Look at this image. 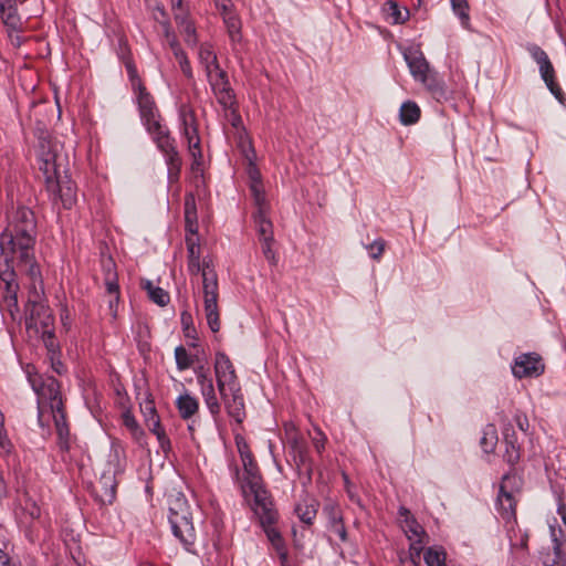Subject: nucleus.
Wrapping results in <instances>:
<instances>
[{
	"label": "nucleus",
	"mask_w": 566,
	"mask_h": 566,
	"mask_svg": "<svg viewBox=\"0 0 566 566\" xmlns=\"http://www.w3.org/2000/svg\"><path fill=\"white\" fill-rule=\"evenodd\" d=\"M331 531L339 536V538L345 542L347 539V532L344 525V522H337L336 524L331 526Z\"/></svg>",
	"instance_id": "nucleus-59"
},
{
	"label": "nucleus",
	"mask_w": 566,
	"mask_h": 566,
	"mask_svg": "<svg viewBox=\"0 0 566 566\" xmlns=\"http://www.w3.org/2000/svg\"><path fill=\"white\" fill-rule=\"evenodd\" d=\"M507 537L513 553H518L527 548L528 535L516 524V521L505 524Z\"/></svg>",
	"instance_id": "nucleus-21"
},
{
	"label": "nucleus",
	"mask_w": 566,
	"mask_h": 566,
	"mask_svg": "<svg viewBox=\"0 0 566 566\" xmlns=\"http://www.w3.org/2000/svg\"><path fill=\"white\" fill-rule=\"evenodd\" d=\"M199 61L203 65L206 73H211V70L216 71L219 67L218 59L211 46L202 44L199 49Z\"/></svg>",
	"instance_id": "nucleus-34"
},
{
	"label": "nucleus",
	"mask_w": 566,
	"mask_h": 566,
	"mask_svg": "<svg viewBox=\"0 0 566 566\" xmlns=\"http://www.w3.org/2000/svg\"><path fill=\"white\" fill-rule=\"evenodd\" d=\"M142 412L144 413L145 421L147 426H151L150 420H156L157 415L155 403L153 400H146L143 405H140Z\"/></svg>",
	"instance_id": "nucleus-52"
},
{
	"label": "nucleus",
	"mask_w": 566,
	"mask_h": 566,
	"mask_svg": "<svg viewBox=\"0 0 566 566\" xmlns=\"http://www.w3.org/2000/svg\"><path fill=\"white\" fill-rule=\"evenodd\" d=\"M421 111L419 106L411 101L402 103L399 111V118L403 125H413L420 118Z\"/></svg>",
	"instance_id": "nucleus-30"
},
{
	"label": "nucleus",
	"mask_w": 566,
	"mask_h": 566,
	"mask_svg": "<svg viewBox=\"0 0 566 566\" xmlns=\"http://www.w3.org/2000/svg\"><path fill=\"white\" fill-rule=\"evenodd\" d=\"M510 481H511L510 476L505 475L500 485V492H499L497 500H496L497 512H499L500 516L505 521V524L516 521L515 520L516 501H515L514 494L512 492L507 491Z\"/></svg>",
	"instance_id": "nucleus-16"
},
{
	"label": "nucleus",
	"mask_w": 566,
	"mask_h": 566,
	"mask_svg": "<svg viewBox=\"0 0 566 566\" xmlns=\"http://www.w3.org/2000/svg\"><path fill=\"white\" fill-rule=\"evenodd\" d=\"M269 209H259L254 213V223L259 234V240H270L273 239V226L270 219L268 218Z\"/></svg>",
	"instance_id": "nucleus-27"
},
{
	"label": "nucleus",
	"mask_w": 566,
	"mask_h": 566,
	"mask_svg": "<svg viewBox=\"0 0 566 566\" xmlns=\"http://www.w3.org/2000/svg\"><path fill=\"white\" fill-rule=\"evenodd\" d=\"M262 247V253L270 264L275 265L277 263L276 253L273 249L274 238L270 240H260Z\"/></svg>",
	"instance_id": "nucleus-51"
},
{
	"label": "nucleus",
	"mask_w": 566,
	"mask_h": 566,
	"mask_svg": "<svg viewBox=\"0 0 566 566\" xmlns=\"http://www.w3.org/2000/svg\"><path fill=\"white\" fill-rule=\"evenodd\" d=\"M35 241L34 213L29 208L20 207L0 235V280L4 284L0 308L7 311L12 319L19 311L15 268L30 280L29 297L40 298L43 294L41 271L34 261Z\"/></svg>",
	"instance_id": "nucleus-2"
},
{
	"label": "nucleus",
	"mask_w": 566,
	"mask_h": 566,
	"mask_svg": "<svg viewBox=\"0 0 566 566\" xmlns=\"http://www.w3.org/2000/svg\"><path fill=\"white\" fill-rule=\"evenodd\" d=\"M402 56L409 67L410 74L416 81H419L432 71L419 46H408L403 49Z\"/></svg>",
	"instance_id": "nucleus-15"
},
{
	"label": "nucleus",
	"mask_w": 566,
	"mask_h": 566,
	"mask_svg": "<svg viewBox=\"0 0 566 566\" xmlns=\"http://www.w3.org/2000/svg\"><path fill=\"white\" fill-rule=\"evenodd\" d=\"M60 146L51 140L41 139L38 148L39 169L42 171L45 185H53V178L65 174V158ZM56 186V182L54 184Z\"/></svg>",
	"instance_id": "nucleus-9"
},
{
	"label": "nucleus",
	"mask_w": 566,
	"mask_h": 566,
	"mask_svg": "<svg viewBox=\"0 0 566 566\" xmlns=\"http://www.w3.org/2000/svg\"><path fill=\"white\" fill-rule=\"evenodd\" d=\"M134 93L136 95L143 124L160 117L156 103L150 93L147 92L146 87L135 91Z\"/></svg>",
	"instance_id": "nucleus-19"
},
{
	"label": "nucleus",
	"mask_w": 566,
	"mask_h": 566,
	"mask_svg": "<svg viewBox=\"0 0 566 566\" xmlns=\"http://www.w3.org/2000/svg\"><path fill=\"white\" fill-rule=\"evenodd\" d=\"M105 273V287L108 296L119 294V285L117 282V273L115 271V264L112 260L104 264Z\"/></svg>",
	"instance_id": "nucleus-32"
},
{
	"label": "nucleus",
	"mask_w": 566,
	"mask_h": 566,
	"mask_svg": "<svg viewBox=\"0 0 566 566\" xmlns=\"http://www.w3.org/2000/svg\"><path fill=\"white\" fill-rule=\"evenodd\" d=\"M188 271L191 275L201 274L205 314L209 328L217 333L220 329L218 308V276L211 260L200 261V247L193 238H187Z\"/></svg>",
	"instance_id": "nucleus-3"
},
{
	"label": "nucleus",
	"mask_w": 566,
	"mask_h": 566,
	"mask_svg": "<svg viewBox=\"0 0 566 566\" xmlns=\"http://www.w3.org/2000/svg\"><path fill=\"white\" fill-rule=\"evenodd\" d=\"M274 520H276V517ZM260 521H261V524L264 526L266 536H268L269 541L271 542V544L273 545V547L275 548L276 553L281 554L282 552H286V547L284 545L281 534L277 532V530L272 527V524L275 521H273L271 523H266V522L263 523V521L261 518H260Z\"/></svg>",
	"instance_id": "nucleus-39"
},
{
	"label": "nucleus",
	"mask_w": 566,
	"mask_h": 566,
	"mask_svg": "<svg viewBox=\"0 0 566 566\" xmlns=\"http://www.w3.org/2000/svg\"><path fill=\"white\" fill-rule=\"evenodd\" d=\"M119 301V294L117 295H111L108 300V310L109 314L113 318H116L117 315V305Z\"/></svg>",
	"instance_id": "nucleus-61"
},
{
	"label": "nucleus",
	"mask_w": 566,
	"mask_h": 566,
	"mask_svg": "<svg viewBox=\"0 0 566 566\" xmlns=\"http://www.w3.org/2000/svg\"><path fill=\"white\" fill-rule=\"evenodd\" d=\"M557 514L560 517L562 525L558 524L556 518L548 524L554 557L546 558L544 560L545 566H566V483L557 499Z\"/></svg>",
	"instance_id": "nucleus-8"
},
{
	"label": "nucleus",
	"mask_w": 566,
	"mask_h": 566,
	"mask_svg": "<svg viewBox=\"0 0 566 566\" xmlns=\"http://www.w3.org/2000/svg\"><path fill=\"white\" fill-rule=\"evenodd\" d=\"M399 521L403 533L410 542V557L413 560L415 555L417 558H420L423 546L429 542V535L406 507L399 509Z\"/></svg>",
	"instance_id": "nucleus-11"
},
{
	"label": "nucleus",
	"mask_w": 566,
	"mask_h": 566,
	"mask_svg": "<svg viewBox=\"0 0 566 566\" xmlns=\"http://www.w3.org/2000/svg\"><path fill=\"white\" fill-rule=\"evenodd\" d=\"M180 117L184 128L190 126V124H196L195 114L185 105L180 108Z\"/></svg>",
	"instance_id": "nucleus-55"
},
{
	"label": "nucleus",
	"mask_w": 566,
	"mask_h": 566,
	"mask_svg": "<svg viewBox=\"0 0 566 566\" xmlns=\"http://www.w3.org/2000/svg\"><path fill=\"white\" fill-rule=\"evenodd\" d=\"M146 290L150 300L159 306H165L169 303V294L161 287L154 286L150 282H147Z\"/></svg>",
	"instance_id": "nucleus-42"
},
{
	"label": "nucleus",
	"mask_w": 566,
	"mask_h": 566,
	"mask_svg": "<svg viewBox=\"0 0 566 566\" xmlns=\"http://www.w3.org/2000/svg\"><path fill=\"white\" fill-rule=\"evenodd\" d=\"M503 436L506 444L504 459L510 465H514L518 462L521 452L517 438L510 424L504 428Z\"/></svg>",
	"instance_id": "nucleus-22"
},
{
	"label": "nucleus",
	"mask_w": 566,
	"mask_h": 566,
	"mask_svg": "<svg viewBox=\"0 0 566 566\" xmlns=\"http://www.w3.org/2000/svg\"><path fill=\"white\" fill-rule=\"evenodd\" d=\"M125 67H126V71H127V74H128V77H129V81L132 83V86H133V91H138V90H142L144 88V84L137 73V69L134 64V62L132 61L130 57H126L125 61Z\"/></svg>",
	"instance_id": "nucleus-46"
},
{
	"label": "nucleus",
	"mask_w": 566,
	"mask_h": 566,
	"mask_svg": "<svg viewBox=\"0 0 566 566\" xmlns=\"http://www.w3.org/2000/svg\"><path fill=\"white\" fill-rule=\"evenodd\" d=\"M25 514H28L31 520H36L41 515V510L35 503H28Z\"/></svg>",
	"instance_id": "nucleus-60"
},
{
	"label": "nucleus",
	"mask_w": 566,
	"mask_h": 566,
	"mask_svg": "<svg viewBox=\"0 0 566 566\" xmlns=\"http://www.w3.org/2000/svg\"><path fill=\"white\" fill-rule=\"evenodd\" d=\"M223 23L227 29V33L232 46V50L238 53L243 48V36H242V22L239 15L234 11V7L232 9H228L227 11L220 12Z\"/></svg>",
	"instance_id": "nucleus-17"
},
{
	"label": "nucleus",
	"mask_w": 566,
	"mask_h": 566,
	"mask_svg": "<svg viewBox=\"0 0 566 566\" xmlns=\"http://www.w3.org/2000/svg\"><path fill=\"white\" fill-rule=\"evenodd\" d=\"M213 367L218 391L227 413L241 423L245 417L244 399L234 366L227 354L218 352Z\"/></svg>",
	"instance_id": "nucleus-4"
},
{
	"label": "nucleus",
	"mask_w": 566,
	"mask_h": 566,
	"mask_svg": "<svg viewBox=\"0 0 566 566\" xmlns=\"http://www.w3.org/2000/svg\"><path fill=\"white\" fill-rule=\"evenodd\" d=\"M197 207H196V198L193 193H187L185 197V222L186 230L191 234L197 233Z\"/></svg>",
	"instance_id": "nucleus-28"
},
{
	"label": "nucleus",
	"mask_w": 566,
	"mask_h": 566,
	"mask_svg": "<svg viewBox=\"0 0 566 566\" xmlns=\"http://www.w3.org/2000/svg\"><path fill=\"white\" fill-rule=\"evenodd\" d=\"M384 10L387 18L390 19L392 23H403L409 15V11L407 9H400L394 1L386 2Z\"/></svg>",
	"instance_id": "nucleus-40"
},
{
	"label": "nucleus",
	"mask_w": 566,
	"mask_h": 566,
	"mask_svg": "<svg viewBox=\"0 0 566 566\" xmlns=\"http://www.w3.org/2000/svg\"><path fill=\"white\" fill-rule=\"evenodd\" d=\"M316 506L314 501H303L296 505L295 512L303 523L311 525L317 513Z\"/></svg>",
	"instance_id": "nucleus-37"
},
{
	"label": "nucleus",
	"mask_w": 566,
	"mask_h": 566,
	"mask_svg": "<svg viewBox=\"0 0 566 566\" xmlns=\"http://www.w3.org/2000/svg\"><path fill=\"white\" fill-rule=\"evenodd\" d=\"M169 512V523L174 535L187 551H191L196 541V532L186 503L177 500L175 506H170Z\"/></svg>",
	"instance_id": "nucleus-10"
},
{
	"label": "nucleus",
	"mask_w": 566,
	"mask_h": 566,
	"mask_svg": "<svg viewBox=\"0 0 566 566\" xmlns=\"http://www.w3.org/2000/svg\"><path fill=\"white\" fill-rule=\"evenodd\" d=\"M195 374L198 385H202L212 380L208 369L205 368V366H198L197 368H195Z\"/></svg>",
	"instance_id": "nucleus-56"
},
{
	"label": "nucleus",
	"mask_w": 566,
	"mask_h": 566,
	"mask_svg": "<svg viewBox=\"0 0 566 566\" xmlns=\"http://www.w3.org/2000/svg\"><path fill=\"white\" fill-rule=\"evenodd\" d=\"M203 401H205L206 407L208 408L209 412L213 417L214 421L217 422L218 418L220 416V412H221V405H220V402L218 400V397L217 396H213V397L210 396V397L203 398Z\"/></svg>",
	"instance_id": "nucleus-54"
},
{
	"label": "nucleus",
	"mask_w": 566,
	"mask_h": 566,
	"mask_svg": "<svg viewBox=\"0 0 566 566\" xmlns=\"http://www.w3.org/2000/svg\"><path fill=\"white\" fill-rule=\"evenodd\" d=\"M544 371V364L539 355L534 353L522 354L515 358L512 373L516 378L538 377Z\"/></svg>",
	"instance_id": "nucleus-14"
},
{
	"label": "nucleus",
	"mask_w": 566,
	"mask_h": 566,
	"mask_svg": "<svg viewBox=\"0 0 566 566\" xmlns=\"http://www.w3.org/2000/svg\"><path fill=\"white\" fill-rule=\"evenodd\" d=\"M231 106H233V104ZM224 109L230 112L229 115H230L231 125L235 128L241 126L242 119H241V116L237 113V111L233 107H228Z\"/></svg>",
	"instance_id": "nucleus-63"
},
{
	"label": "nucleus",
	"mask_w": 566,
	"mask_h": 566,
	"mask_svg": "<svg viewBox=\"0 0 566 566\" xmlns=\"http://www.w3.org/2000/svg\"><path fill=\"white\" fill-rule=\"evenodd\" d=\"M27 313L25 326L29 334L40 337L50 350H54V317L50 307L41 301V297H29Z\"/></svg>",
	"instance_id": "nucleus-6"
},
{
	"label": "nucleus",
	"mask_w": 566,
	"mask_h": 566,
	"mask_svg": "<svg viewBox=\"0 0 566 566\" xmlns=\"http://www.w3.org/2000/svg\"><path fill=\"white\" fill-rule=\"evenodd\" d=\"M176 407L180 417L184 420H188L198 412L199 400L186 391L176 399Z\"/></svg>",
	"instance_id": "nucleus-24"
},
{
	"label": "nucleus",
	"mask_w": 566,
	"mask_h": 566,
	"mask_svg": "<svg viewBox=\"0 0 566 566\" xmlns=\"http://www.w3.org/2000/svg\"><path fill=\"white\" fill-rule=\"evenodd\" d=\"M175 358L177 368L179 370L188 369L193 364V357L188 354L187 349L184 346L176 347Z\"/></svg>",
	"instance_id": "nucleus-45"
},
{
	"label": "nucleus",
	"mask_w": 566,
	"mask_h": 566,
	"mask_svg": "<svg viewBox=\"0 0 566 566\" xmlns=\"http://www.w3.org/2000/svg\"><path fill=\"white\" fill-rule=\"evenodd\" d=\"M366 250L369 253V256L374 260H379L385 251L386 241L381 238L376 239L370 244H367Z\"/></svg>",
	"instance_id": "nucleus-50"
},
{
	"label": "nucleus",
	"mask_w": 566,
	"mask_h": 566,
	"mask_svg": "<svg viewBox=\"0 0 566 566\" xmlns=\"http://www.w3.org/2000/svg\"><path fill=\"white\" fill-rule=\"evenodd\" d=\"M239 453L243 463L244 478L241 484L245 497L253 500V511L263 521L271 523L275 518V510L268 492L263 489L256 462L250 451H242L239 444Z\"/></svg>",
	"instance_id": "nucleus-5"
},
{
	"label": "nucleus",
	"mask_w": 566,
	"mask_h": 566,
	"mask_svg": "<svg viewBox=\"0 0 566 566\" xmlns=\"http://www.w3.org/2000/svg\"><path fill=\"white\" fill-rule=\"evenodd\" d=\"M453 12L460 18L461 24L464 28H469L470 17H469V4L467 0H450Z\"/></svg>",
	"instance_id": "nucleus-43"
},
{
	"label": "nucleus",
	"mask_w": 566,
	"mask_h": 566,
	"mask_svg": "<svg viewBox=\"0 0 566 566\" xmlns=\"http://www.w3.org/2000/svg\"><path fill=\"white\" fill-rule=\"evenodd\" d=\"M170 7L175 20L184 19L190 15V9L185 0H170Z\"/></svg>",
	"instance_id": "nucleus-49"
},
{
	"label": "nucleus",
	"mask_w": 566,
	"mask_h": 566,
	"mask_svg": "<svg viewBox=\"0 0 566 566\" xmlns=\"http://www.w3.org/2000/svg\"><path fill=\"white\" fill-rule=\"evenodd\" d=\"M206 74L219 104L222 105L223 108L231 107L234 96L227 73L219 66L216 71L211 70V73Z\"/></svg>",
	"instance_id": "nucleus-12"
},
{
	"label": "nucleus",
	"mask_w": 566,
	"mask_h": 566,
	"mask_svg": "<svg viewBox=\"0 0 566 566\" xmlns=\"http://www.w3.org/2000/svg\"><path fill=\"white\" fill-rule=\"evenodd\" d=\"M514 421L517 426V428L524 432L525 434L528 432V429H530V422H528V419L525 415L523 413H516L514 416Z\"/></svg>",
	"instance_id": "nucleus-57"
},
{
	"label": "nucleus",
	"mask_w": 566,
	"mask_h": 566,
	"mask_svg": "<svg viewBox=\"0 0 566 566\" xmlns=\"http://www.w3.org/2000/svg\"><path fill=\"white\" fill-rule=\"evenodd\" d=\"M0 450L4 454H9L13 450V444L8 437V432L4 428V422H0Z\"/></svg>",
	"instance_id": "nucleus-53"
},
{
	"label": "nucleus",
	"mask_w": 566,
	"mask_h": 566,
	"mask_svg": "<svg viewBox=\"0 0 566 566\" xmlns=\"http://www.w3.org/2000/svg\"><path fill=\"white\" fill-rule=\"evenodd\" d=\"M323 513L326 515L328 520L329 527L336 524L337 522L343 521V515L339 506L333 502H329L324 506Z\"/></svg>",
	"instance_id": "nucleus-48"
},
{
	"label": "nucleus",
	"mask_w": 566,
	"mask_h": 566,
	"mask_svg": "<svg viewBox=\"0 0 566 566\" xmlns=\"http://www.w3.org/2000/svg\"><path fill=\"white\" fill-rule=\"evenodd\" d=\"M214 7L219 12L227 11L228 9H232L234 6L231 0H212Z\"/></svg>",
	"instance_id": "nucleus-64"
},
{
	"label": "nucleus",
	"mask_w": 566,
	"mask_h": 566,
	"mask_svg": "<svg viewBox=\"0 0 566 566\" xmlns=\"http://www.w3.org/2000/svg\"><path fill=\"white\" fill-rule=\"evenodd\" d=\"M250 191L254 199V203L258 207V210L259 209H269V205H268V201L265 198L262 181L255 182V184H250Z\"/></svg>",
	"instance_id": "nucleus-44"
},
{
	"label": "nucleus",
	"mask_w": 566,
	"mask_h": 566,
	"mask_svg": "<svg viewBox=\"0 0 566 566\" xmlns=\"http://www.w3.org/2000/svg\"><path fill=\"white\" fill-rule=\"evenodd\" d=\"M28 379L38 396V417L42 422L45 413L54 415L64 411L60 391V385L54 377H45L31 374L28 370Z\"/></svg>",
	"instance_id": "nucleus-7"
},
{
	"label": "nucleus",
	"mask_w": 566,
	"mask_h": 566,
	"mask_svg": "<svg viewBox=\"0 0 566 566\" xmlns=\"http://www.w3.org/2000/svg\"><path fill=\"white\" fill-rule=\"evenodd\" d=\"M539 74L549 92L556 97V99L564 103L565 95L556 82L555 70L551 61L539 67Z\"/></svg>",
	"instance_id": "nucleus-23"
},
{
	"label": "nucleus",
	"mask_w": 566,
	"mask_h": 566,
	"mask_svg": "<svg viewBox=\"0 0 566 566\" xmlns=\"http://www.w3.org/2000/svg\"><path fill=\"white\" fill-rule=\"evenodd\" d=\"M35 241L34 213L29 208L20 207L0 235V280L4 284L0 308L7 311L12 319L19 311L15 268L30 280L29 297L40 298L43 294L41 271L34 261Z\"/></svg>",
	"instance_id": "nucleus-1"
},
{
	"label": "nucleus",
	"mask_w": 566,
	"mask_h": 566,
	"mask_svg": "<svg viewBox=\"0 0 566 566\" xmlns=\"http://www.w3.org/2000/svg\"><path fill=\"white\" fill-rule=\"evenodd\" d=\"M526 50L532 56V59L537 63L538 69L551 61L547 53L536 44H528L526 46Z\"/></svg>",
	"instance_id": "nucleus-47"
},
{
	"label": "nucleus",
	"mask_w": 566,
	"mask_h": 566,
	"mask_svg": "<svg viewBox=\"0 0 566 566\" xmlns=\"http://www.w3.org/2000/svg\"><path fill=\"white\" fill-rule=\"evenodd\" d=\"M122 420H123V424L129 431L134 441L142 446L144 443L145 432L140 428L139 423L137 422L135 417L132 415V412L125 411L122 415Z\"/></svg>",
	"instance_id": "nucleus-31"
},
{
	"label": "nucleus",
	"mask_w": 566,
	"mask_h": 566,
	"mask_svg": "<svg viewBox=\"0 0 566 566\" xmlns=\"http://www.w3.org/2000/svg\"><path fill=\"white\" fill-rule=\"evenodd\" d=\"M418 82L422 83L432 97L438 102L448 98L446 83L434 71H431Z\"/></svg>",
	"instance_id": "nucleus-20"
},
{
	"label": "nucleus",
	"mask_w": 566,
	"mask_h": 566,
	"mask_svg": "<svg viewBox=\"0 0 566 566\" xmlns=\"http://www.w3.org/2000/svg\"><path fill=\"white\" fill-rule=\"evenodd\" d=\"M497 443V432L494 424H488L483 430V436L480 440V444L484 452H493Z\"/></svg>",
	"instance_id": "nucleus-38"
},
{
	"label": "nucleus",
	"mask_w": 566,
	"mask_h": 566,
	"mask_svg": "<svg viewBox=\"0 0 566 566\" xmlns=\"http://www.w3.org/2000/svg\"><path fill=\"white\" fill-rule=\"evenodd\" d=\"M423 559L428 566H447V553L442 546H431L424 551Z\"/></svg>",
	"instance_id": "nucleus-33"
},
{
	"label": "nucleus",
	"mask_w": 566,
	"mask_h": 566,
	"mask_svg": "<svg viewBox=\"0 0 566 566\" xmlns=\"http://www.w3.org/2000/svg\"><path fill=\"white\" fill-rule=\"evenodd\" d=\"M286 436L289 442L291 443V447L293 448L294 452L297 453V455L300 457V461L303 463L305 444L303 443L302 439L298 437V433L296 432L292 424L286 426Z\"/></svg>",
	"instance_id": "nucleus-41"
},
{
	"label": "nucleus",
	"mask_w": 566,
	"mask_h": 566,
	"mask_svg": "<svg viewBox=\"0 0 566 566\" xmlns=\"http://www.w3.org/2000/svg\"><path fill=\"white\" fill-rule=\"evenodd\" d=\"M54 185H46V189L50 193L54 196V199L59 198L62 202V206L65 209H71L76 202V186L65 174L56 176L53 178Z\"/></svg>",
	"instance_id": "nucleus-13"
},
{
	"label": "nucleus",
	"mask_w": 566,
	"mask_h": 566,
	"mask_svg": "<svg viewBox=\"0 0 566 566\" xmlns=\"http://www.w3.org/2000/svg\"><path fill=\"white\" fill-rule=\"evenodd\" d=\"M144 126L160 151L175 146V139L170 136L168 128L161 123V117L153 119L144 124Z\"/></svg>",
	"instance_id": "nucleus-18"
},
{
	"label": "nucleus",
	"mask_w": 566,
	"mask_h": 566,
	"mask_svg": "<svg viewBox=\"0 0 566 566\" xmlns=\"http://www.w3.org/2000/svg\"><path fill=\"white\" fill-rule=\"evenodd\" d=\"M170 48L174 52L175 59L178 61V64L180 66L181 72L184 73V75L187 76L188 78H191L192 77V69L190 66V62H189L186 53L181 49L180 44L178 43L177 39H172V41L170 42Z\"/></svg>",
	"instance_id": "nucleus-35"
},
{
	"label": "nucleus",
	"mask_w": 566,
	"mask_h": 566,
	"mask_svg": "<svg viewBox=\"0 0 566 566\" xmlns=\"http://www.w3.org/2000/svg\"><path fill=\"white\" fill-rule=\"evenodd\" d=\"M0 17L7 27L13 30H17L20 27V18L17 13L14 1L8 3L7 6L4 4L3 7H0Z\"/></svg>",
	"instance_id": "nucleus-36"
},
{
	"label": "nucleus",
	"mask_w": 566,
	"mask_h": 566,
	"mask_svg": "<svg viewBox=\"0 0 566 566\" xmlns=\"http://www.w3.org/2000/svg\"><path fill=\"white\" fill-rule=\"evenodd\" d=\"M184 135L187 138V142H191L196 139L198 134V128L196 124H190V126H187L184 128Z\"/></svg>",
	"instance_id": "nucleus-62"
},
{
	"label": "nucleus",
	"mask_w": 566,
	"mask_h": 566,
	"mask_svg": "<svg viewBox=\"0 0 566 566\" xmlns=\"http://www.w3.org/2000/svg\"><path fill=\"white\" fill-rule=\"evenodd\" d=\"M51 416L54 420L55 430L59 439V447L62 451H69L71 440L65 412L61 411Z\"/></svg>",
	"instance_id": "nucleus-26"
},
{
	"label": "nucleus",
	"mask_w": 566,
	"mask_h": 566,
	"mask_svg": "<svg viewBox=\"0 0 566 566\" xmlns=\"http://www.w3.org/2000/svg\"><path fill=\"white\" fill-rule=\"evenodd\" d=\"M175 21L177 23L179 32L184 36V41L186 42V44L188 46H196L198 43L197 30L190 15Z\"/></svg>",
	"instance_id": "nucleus-29"
},
{
	"label": "nucleus",
	"mask_w": 566,
	"mask_h": 566,
	"mask_svg": "<svg viewBox=\"0 0 566 566\" xmlns=\"http://www.w3.org/2000/svg\"><path fill=\"white\" fill-rule=\"evenodd\" d=\"M161 153L165 155L166 164L168 167V180L169 182H175L179 179L182 165L179 153L175 146L161 150Z\"/></svg>",
	"instance_id": "nucleus-25"
},
{
	"label": "nucleus",
	"mask_w": 566,
	"mask_h": 566,
	"mask_svg": "<svg viewBox=\"0 0 566 566\" xmlns=\"http://www.w3.org/2000/svg\"><path fill=\"white\" fill-rule=\"evenodd\" d=\"M199 388H200V394H201L202 398H207L210 396L211 397L217 396L213 380L202 384V385H199Z\"/></svg>",
	"instance_id": "nucleus-58"
}]
</instances>
